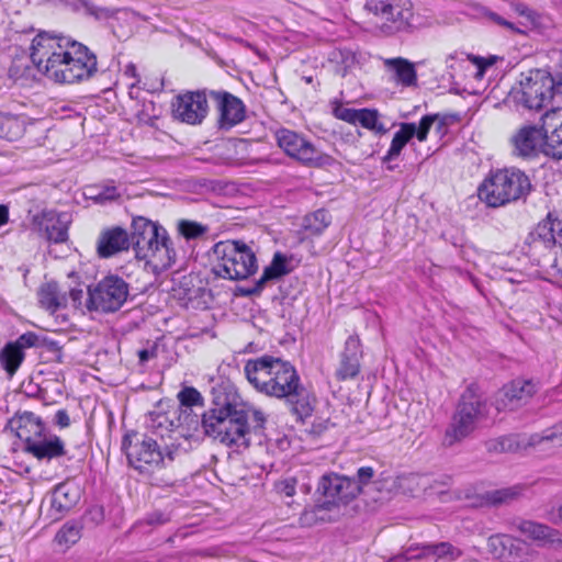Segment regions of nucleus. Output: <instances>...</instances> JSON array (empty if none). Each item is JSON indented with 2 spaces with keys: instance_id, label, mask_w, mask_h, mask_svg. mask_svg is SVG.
Returning a JSON list of instances; mask_svg holds the SVG:
<instances>
[{
  "instance_id": "29",
  "label": "nucleus",
  "mask_w": 562,
  "mask_h": 562,
  "mask_svg": "<svg viewBox=\"0 0 562 562\" xmlns=\"http://www.w3.org/2000/svg\"><path fill=\"white\" fill-rule=\"evenodd\" d=\"M128 246L127 232L121 227H113L101 233L98 240V254L102 258H109L128 249Z\"/></svg>"
},
{
  "instance_id": "30",
  "label": "nucleus",
  "mask_w": 562,
  "mask_h": 562,
  "mask_svg": "<svg viewBox=\"0 0 562 562\" xmlns=\"http://www.w3.org/2000/svg\"><path fill=\"white\" fill-rule=\"evenodd\" d=\"M79 498L80 491L78 486L70 482H64L54 488L50 506L56 514L64 515L78 503Z\"/></svg>"
},
{
  "instance_id": "43",
  "label": "nucleus",
  "mask_w": 562,
  "mask_h": 562,
  "mask_svg": "<svg viewBox=\"0 0 562 562\" xmlns=\"http://www.w3.org/2000/svg\"><path fill=\"white\" fill-rule=\"evenodd\" d=\"M177 398L179 401V404L177 406H183L186 408L193 409V406L203 405V397L201 393L192 386L183 387L178 393Z\"/></svg>"
},
{
  "instance_id": "1",
  "label": "nucleus",
  "mask_w": 562,
  "mask_h": 562,
  "mask_svg": "<svg viewBox=\"0 0 562 562\" xmlns=\"http://www.w3.org/2000/svg\"><path fill=\"white\" fill-rule=\"evenodd\" d=\"M31 59L40 72L59 83L87 80L97 72V56L87 46L45 32L33 38Z\"/></svg>"
},
{
  "instance_id": "45",
  "label": "nucleus",
  "mask_w": 562,
  "mask_h": 562,
  "mask_svg": "<svg viewBox=\"0 0 562 562\" xmlns=\"http://www.w3.org/2000/svg\"><path fill=\"white\" fill-rule=\"evenodd\" d=\"M468 59L477 68L475 78L482 79L486 69L492 67L497 61L498 57L494 55L488 57L468 55Z\"/></svg>"
},
{
  "instance_id": "20",
  "label": "nucleus",
  "mask_w": 562,
  "mask_h": 562,
  "mask_svg": "<svg viewBox=\"0 0 562 562\" xmlns=\"http://www.w3.org/2000/svg\"><path fill=\"white\" fill-rule=\"evenodd\" d=\"M166 233L167 231L156 222L143 216L134 218L130 243L133 246L136 258L150 249L154 243H157Z\"/></svg>"
},
{
  "instance_id": "58",
  "label": "nucleus",
  "mask_w": 562,
  "mask_h": 562,
  "mask_svg": "<svg viewBox=\"0 0 562 562\" xmlns=\"http://www.w3.org/2000/svg\"><path fill=\"white\" fill-rule=\"evenodd\" d=\"M551 521L554 524H562V504L551 513Z\"/></svg>"
},
{
  "instance_id": "22",
  "label": "nucleus",
  "mask_w": 562,
  "mask_h": 562,
  "mask_svg": "<svg viewBox=\"0 0 562 562\" xmlns=\"http://www.w3.org/2000/svg\"><path fill=\"white\" fill-rule=\"evenodd\" d=\"M137 259L144 260L156 274L171 268L177 260V251L168 233L164 234L150 249L142 254Z\"/></svg>"
},
{
  "instance_id": "9",
  "label": "nucleus",
  "mask_w": 562,
  "mask_h": 562,
  "mask_svg": "<svg viewBox=\"0 0 562 562\" xmlns=\"http://www.w3.org/2000/svg\"><path fill=\"white\" fill-rule=\"evenodd\" d=\"M88 295L87 306L89 310L114 313L127 301L130 285L123 278L109 274L95 285L89 286Z\"/></svg>"
},
{
  "instance_id": "12",
  "label": "nucleus",
  "mask_w": 562,
  "mask_h": 562,
  "mask_svg": "<svg viewBox=\"0 0 562 562\" xmlns=\"http://www.w3.org/2000/svg\"><path fill=\"white\" fill-rule=\"evenodd\" d=\"M34 425L36 428H41V424L37 417L31 412H24L21 415H15L11 420L10 425L14 427L16 425L18 431L16 435L21 439L26 440L27 451L31 452L37 459H54L61 457L66 453L65 446L63 440L54 436L52 438L43 439V440H30L26 437L25 427L26 425Z\"/></svg>"
},
{
  "instance_id": "50",
  "label": "nucleus",
  "mask_w": 562,
  "mask_h": 562,
  "mask_svg": "<svg viewBox=\"0 0 562 562\" xmlns=\"http://www.w3.org/2000/svg\"><path fill=\"white\" fill-rule=\"evenodd\" d=\"M38 342V336L33 331L22 334L13 344L24 351L25 348L35 347Z\"/></svg>"
},
{
  "instance_id": "40",
  "label": "nucleus",
  "mask_w": 562,
  "mask_h": 562,
  "mask_svg": "<svg viewBox=\"0 0 562 562\" xmlns=\"http://www.w3.org/2000/svg\"><path fill=\"white\" fill-rule=\"evenodd\" d=\"M407 0H392V10L384 14L382 20L395 24V29H401L407 24L412 12L409 8H405Z\"/></svg>"
},
{
  "instance_id": "38",
  "label": "nucleus",
  "mask_w": 562,
  "mask_h": 562,
  "mask_svg": "<svg viewBox=\"0 0 562 562\" xmlns=\"http://www.w3.org/2000/svg\"><path fill=\"white\" fill-rule=\"evenodd\" d=\"M24 359V351L13 342H9L0 352V361L4 370L13 375Z\"/></svg>"
},
{
  "instance_id": "62",
  "label": "nucleus",
  "mask_w": 562,
  "mask_h": 562,
  "mask_svg": "<svg viewBox=\"0 0 562 562\" xmlns=\"http://www.w3.org/2000/svg\"><path fill=\"white\" fill-rule=\"evenodd\" d=\"M70 295L72 297L74 301H80L81 296H82V290H71L70 291Z\"/></svg>"
},
{
  "instance_id": "21",
  "label": "nucleus",
  "mask_w": 562,
  "mask_h": 562,
  "mask_svg": "<svg viewBox=\"0 0 562 562\" xmlns=\"http://www.w3.org/2000/svg\"><path fill=\"white\" fill-rule=\"evenodd\" d=\"M210 94L220 112V128L229 130L245 120L246 109L239 98L225 91H211Z\"/></svg>"
},
{
  "instance_id": "7",
  "label": "nucleus",
  "mask_w": 562,
  "mask_h": 562,
  "mask_svg": "<svg viewBox=\"0 0 562 562\" xmlns=\"http://www.w3.org/2000/svg\"><path fill=\"white\" fill-rule=\"evenodd\" d=\"M216 258L212 267L215 276L227 280H245L257 270L252 250L243 241L225 240L214 245Z\"/></svg>"
},
{
  "instance_id": "18",
  "label": "nucleus",
  "mask_w": 562,
  "mask_h": 562,
  "mask_svg": "<svg viewBox=\"0 0 562 562\" xmlns=\"http://www.w3.org/2000/svg\"><path fill=\"white\" fill-rule=\"evenodd\" d=\"M537 392V384L531 380L517 379L503 386L496 396L498 411L515 409L526 404Z\"/></svg>"
},
{
  "instance_id": "42",
  "label": "nucleus",
  "mask_w": 562,
  "mask_h": 562,
  "mask_svg": "<svg viewBox=\"0 0 562 562\" xmlns=\"http://www.w3.org/2000/svg\"><path fill=\"white\" fill-rule=\"evenodd\" d=\"M178 231L181 236L190 240L203 236L207 233L209 228L207 226L194 221L181 220L178 223Z\"/></svg>"
},
{
  "instance_id": "56",
  "label": "nucleus",
  "mask_w": 562,
  "mask_h": 562,
  "mask_svg": "<svg viewBox=\"0 0 562 562\" xmlns=\"http://www.w3.org/2000/svg\"><path fill=\"white\" fill-rule=\"evenodd\" d=\"M90 14L94 15L97 19H109L112 16L113 12L108 8H98V7H89L88 8Z\"/></svg>"
},
{
  "instance_id": "44",
  "label": "nucleus",
  "mask_w": 562,
  "mask_h": 562,
  "mask_svg": "<svg viewBox=\"0 0 562 562\" xmlns=\"http://www.w3.org/2000/svg\"><path fill=\"white\" fill-rule=\"evenodd\" d=\"M519 494H520V487H518V486L507 487V488H502V490H497V491L488 493L487 499L492 504H505L513 499H516Z\"/></svg>"
},
{
  "instance_id": "23",
  "label": "nucleus",
  "mask_w": 562,
  "mask_h": 562,
  "mask_svg": "<svg viewBox=\"0 0 562 562\" xmlns=\"http://www.w3.org/2000/svg\"><path fill=\"white\" fill-rule=\"evenodd\" d=\"M175 418L176 412L172 411V404L160 401L155 409L148 413L146 428L151 436L159 437L160 441L167 442L166 439H171V434H176Z\"/></svg>"
},
{
  "instance_id": "26",
  "label": "nucleus",
  "mask_w": 562,
  "mask_h": 562,
  "mask_svg": "<svg viewBox=\"0 0 562 562\" xmlns=\"http://www.w3.org/2000/svg\"><path fill=\"white\" fill-rule=\"evenodd\" d=\"M518 529L527 537L537 541L539 546L548 547L552 550H562V533L557 529L531 520L521 521Z\"/></svg>"
},
{
  "instance_id": "55",
  "label": "nucleus",
  "mask_w": 562,
  "mask_h": 562,
  "mask_svg": "<svg viewBox=\"0 0 562 562\" xmlns=\"http://www.w3.org/2000/svg\"><path fill=\"white\" fill-rule=\"evenodd\" d=\"M54 420L60 428H66L70 425V418L66 409H58L55 414Z\"/></svg>"
},
{
  "instance_id": "36",
  "label": "nucleus",
  "mask_w": 562,
  "mask_h": 562,
  "mask_svg": "<svg viewBox=\"0 0 562 562\" xmlns=\"http://www.w3.org/2000/svg\"><path fill=\"white\" fill-rule=\"evenodd\" d=\"M23 120L12 114H0V137L15 140L24 133Z\"/></svg>"
},
{
  "instance_id": "49",
  "label": "nucleus",
  "mask_w": 562,
  "mask_h": 562,
  "mask_svg": "<svg viewBox=\"0 0 562 562\" xmlns=\"http://www.w3.org/2000/svg\"><path fill=\"white\" fill-rule=\"evenodd\" d=\"M297 480L293 476L279 480L274 484L278 494L286 497H292L296 492Z\"/></svg>"
},
{
  "instance_id": "2",
  "label": "nucleus",
  "mask_w": 562,
  "mask_h": 562,
  "mask_svg": "<svg viewBox=\"0 0 562 562\" xmlns=\"http://www.w3.org/2000/svg\"><path fill=\"white\" fill-rule=\"evenodd\" d=\"M247 380L268 396L285 398L291 411L304 419L312 415L314 397L301 384L295 368L288 361L271 356L248 360L244 368Z\"/></svg>"
},
{
  "instance_id": "25",
  "label": "nucleus",
  "mask_w": 562,
  "mask_h": 562,
  "mask_svg": "<svg viewBox=\"0 0 562 562\" xmlns=\"http://www.w3.org/2000/svg\"><path fill=\"white\" fill-rule=\"evenodd\" d=\"M529 237L533 244L554 246L555 251H562V220L549 213L547 218L538 223Z\"/></svg>"
},
{
  "instance_id": "3",
  "label": "nucleus",
  "mask_w": 562,
  "mask_h": 562,
  "mask_svg": "<svg viewBox=\"0 0 562 562\" xmlns=\"http://www.w3.org/2000/svg\"><path fill=\"white\" fill-rule=\"evenodd\" d=\"M202 427L206 436L225 445L247 448L250 443L248 412L225 403L210 408L202 415Z\"/></svg>"
},
{
  "instance_id": "61",
  "label": "nucleus",
  "mask_w": 562,
  "mask_h": 562,
  "mask_svg": "<svg viewBox=\"0 0 562 562\" xmlns=\"http://www.w3.org/2000/svg\"><path fill=\"white\" fill-rule=\"evenodd\" d=\"M168 520L167 517H165L162 514H155L149 519V524H165Z\"/></svg>"
},
{
  "instance_id": "5",
  "label": "nucleus",
  "mask_w": 562,
  "mask_h": 562,
  "mask_svg": "<svg viewBox=\"0 0 562 562\" xmlns=\"http://www.w3.org/2000/svg\"><path fill=\"white\" fill-rule=\"evenodd\" d=\"M122 448L125 450L130 464L144 472L154 468L166 467L184 452L176 441L162 442L149 435L126 436Z\"/></svg>"
},
{
  "instance_id": "10",
  "label": "nucleus",
  "mask_w": 562,
  "mask_h": 562,
  "mask_svg": "<svg viewBox=\"0 0 562 562\" xmlns=\"http://www.w3.org/2000/svg\"><path fill=\"white\" fill-rule=\"evenodd\" d=\"M562 446V423L532 435H510L492 440L488 450L494 452H517L528 448L546 451Z\"/></svg>"
},
{
  "instance_id": "60",
  "label": "nucleus",
  "mask_w": 562,
  "mask_h": 562,
  "mask_svg": "<svg viewBox=\"0 0 562 562\" xmlns=\"http://www.w3.org/2000/svg\"><path fill=\"white\" fill-rule=\"evenodd\" d=\"M254 420L257 423L259 427H262L263 423L266 422L265 415L262 412L254 409L252 411Z\"/></svg>"
},
{
  "instance_id": "17",
  "label": "nucleus",
  "mask_w": 562,
  "mask_h": 562,
  "mask_svg": "<svg viewBox=\"0 0 562 562\" xmlns=\"http://www.w3.org/2000/svg\"><path fill=\"white\" fill-rule=\"evenodd\" d=\"M209 112L205 92H186L178 95L173 104V113L177 119L188 124L201 123Z\"/></svg>"
},
{
  "instance_id": "46",
  "label": "nucleus",
  "mask_w": 562,
  "mask_h": 562,
  "mask_svg": "<svg viewBox=\"0 0 562 562\" xmlns=\"http://www.w3.org/2000/svg\"><path fill=\"white\" fill-rule=\"evenodd\" d=\"M316 508L321 509L317 516L327 518L324 520H319V524L334 521L339 517L340 514L339 507L336 506L335 504H331L327 499L322 504L316 505Z\"/></svg>"
},
{
  "instance_id": "51",
  "label": "nucleus",
  "mask_w": 562,
  "mask_h": 562,
  "mask_svg": "<svg viewBox=\"0 0 562 562\" xmlns=\"http://www.w3.org/2000/svg\"><path fill=\"white\" fill-rule=\"evenodd\" d=\"M510 7L518 15L526 18L528 21L533 23L537 20V13L527 4L522 2H512Z\"/></svg>"
},
{
  "instance_id": "4",
  "label": "nucleus",
  "mask_w": 562,
  "mask_h": 562,
  "mask_svg": "<svg viewBox=\"0 0 562 562\" xmlns=\"http://www.w3.org/2000/svg\"><path fill=\"white\" fill-rule=\"evenodd\" d=\"M487 405L479 387L474 384L469 385L462 393L445 431L442 445L452 447L470 437L487 418Z\"/></svg>"
},
{
  "instance_id": "39",
  "label": "nucleus",
  "mask_w": 562,
  "mask_h": 562,
  "mask_svg": "<svg viewBox=\"0 0 562 562\" xmlns=\"http://www.w3.org/2000/svg\"><path fill=\"white\" fill-rule=\"evenodd\" d=\"M329 63L334 65L338 76L346 77L356 64V56L349 49H334L329 54Z\"/></svg>"
},
{
  "instance_id": "32",
  "label": "nucleus",
  "mask_w": 562,
  "mask_h": 562,
  "mask_svg": "<svg viewBox=\"0 0 562 562\" xmlns=\"http://www.w3.org/2000/svg\"><path fill=\"white\" fill-rule=\"evenodd\" d=\"M416 550L418 551L416 554L412 553V549L407 550L403 554V559L409 561L434 554L439 559L456 561L462 555V550L452 546L450 542L425 544L422 548H417Z\"/></svg>"
},
{
  "instance_id": "54",
  "label": "nucleus",
  "mask_w": 562,
  "mask_h": 562,
  "mask_svg": "<svg viewBox=\"0 0 562 562\" xmlns=\"http://www.w3.org/2000/svg\"><path fill=\"white\" fill-rule=\"evenodd\" d=\"M157 346L154 344L150 348L140 349L137 351L139 363L144 364L147 361L157 357Z\"/></svg>"
},
{
  "instance_id": "57",
  "label": "nucleus",
  "mask_w": 562,
  "mask_h": 562,
  "mask_svg": "<svg viewBox=\"0 0 562 562\" xmlns=\"http://www.w3.org/2000/svg\"><path fill=\"white\" fill-rule=\"evenodd\" d=\"M97 196L100 200H112L115 196H119V193L115 187H106Z\"/></svg>"
},
{
  "instance_id": "14",
  "label": "nucleus",
  "mask_w": 562,
  "mask_h": 562,
  "mask_svg": "<svg viewBox=\"0 0 562 562\" xmlns=\"http://www.w3.org/2000/svg\"><path fill=\"white\" fill-rule=\"evenodd\" d=\"M317 492L336 506H346L360 494V485L355 479L336 473L324 474L318 482Z\"/></svg>"
},
{
  "instance_id": "15",
  "label": "nucleus",
  "mask_w": 562,
  "mask_h": 562,
  "mask_svg": "<svg viewBox=\"0 0 562 562\" xmlns=\"http://www.w3.org/2000/svg\"><path fill=\"white\" fill-rule=\"evenodd\" d=\"M487 549L501 562H528L533 557L528 542L505 533L492 535L487 540Z\"/></svg>"
},
{
  "instance_id": "6",
  "label": "nucleus",
  "mask_w": 562,
  "mask_h": 562,
  "mask_svg": "<svg viewBox=\"0 0 562 562\" xmlns=\"http://www.w3.org/2000/svg\"><path fill=\"white\" fill-rule=\"evenodd\" d=\"M532 189L529 177L518 168L492 172L479 187V198L488 206L498 207L526 198Z\"/></svg>"
},
{
  "instance_id": "31",
  "label": "nucleus",
  "mask_w": 562,
  "mask_h": 562,
  "mask_svg": "<svg viewBox=\"0 0 562 562\" xmlns=\"http://www.w3.org/2000/svg\"><path fill=\"white\" fill-rule=\"evenodd\" d=\"M286 262L288 259L284 255H282L281 252L274 254L271 263L265 268L261 277L256 281L254 286L245 289L244 294H259L263 290L268 281L279 279L288 274L289 269L286 268Z\"/></svg>"
},
{
  "instance_id": "8",
  "label": "nucleus",
  "mask_w": 562,
  "mask_h": 562,
  "mask_svg": "<svg viewBox=\"0 0 562 562\" xmlns=\"http://www.w3.org/2000/svg\"><path fill=\"white\" fill-rule=\"evenodd\" d=\"M519 102L527 109L539 110L555 95L562 94V79L555 81L543 69H530L521 74Z\"/></svg>"
},
{
  "instance_id": "48",
  "label": "nucleus",
  "mask_w": 562,
  "mask_h": 562,
  "mask_svg": "<svg viewBox=\"0 0 562 562\" xmlns=\"http://www.w3.org/2000/svg\"><path fill=\"white\" fill-rule=\"evenodd\" d=\"M318 512H321V509L316 508V505L305 508L299 518L300 526L310 528L319 524V520H324V517L317 516Z\"/></svg>"
},
{
  "instance_id": "24",
  "label": "nucleus",
  "mask_w": 562,
  "mask_h": 562,
  "mask_svg": "<svg viewBox=\"0 0 562 562\" xmlns=\"http://www.w3.org/2000/svg\"><path fill=\"white\" fill-rule=\"evenodd\" d=\"M335 117L353 125H361L362 127L374 132L375 134H385L386 128L383 123L379 121V112L375 109H351L344 105H338L333 111Z\"/></svg>"
},
{
  "instance_id": "16",
  "label": "nucleus",
  "mask_w": 562,
  "mask_h": 562,
  "mask_svg": "<svg viewBox=\"0 0 562 562\" xmlns=\"http://www.w3.org/2000/svg\"><path fill=\"white\" fill-rule=\"evenodd\" d=\"M437 120V114H430L423 116L418 125L415 123H402L400 130L394 134L391 146L383 160L392 161L397 158L402 149L414 136H416L419 142H425L432 124Z\"/></svg>"
},
{
  "instance_id": "52",
  "label": "nucleus",
  "mask_w": 562,
  "mask_h": 562,
  "mask_svg": "<svg viewBox=\"0 0 562 562\" xmlns=\"http://www.w3.org/2000/svg\"><path fill=\"white\" fill-rule=\"evenodd\" d=\"M374 476V470L371 467H362L357 471L356 482L360 485V493L363 487L371 482Z\"/></svg>"
},
{
  "instance_id": "11",
  "label": "nucleus",
  "mask_w": 562,
  "mask_h": 562,
  "mask_svg": "<svg viewBox=\"0 0 562 562\" xmlns=\"http://www.w3.org/2000/svg\"><path fill=\"white\" fill-rule=\"evenodd\" d=\"M279 147L291 158L307 167H321L329 157L316 148L303 135L286 128L276 133Z\"/></svg>"
},
{
  "instance_id": "47",
  "label": "nucleus",
  "mask_w": 562,
  "mask_h": 562,
  "mask_svg": "<svg viewBox=\"0 0 562 562\" xmlns=\"http://www.w3.org/2000/svg\"><path fill=\"white\" fill-rule=\"evenodd\" d=\"M364 8L374 15L383 19L384 14L392 10V0H367Z\"/></svg>"
},
{
  "instance_id": "53",
  "label": "nucleus",
  "mask_w": 562,
  "mask_h": 562,
  "mask_svg": "<svg viewBox=\"0 0 562 562\" xmlns=\"http://www.w3.org/2000/svg\"><path fill=\"white\" fill-rule=\"evenodd\" d=\"M487 16L491 21H493L495 24H497L499 26L506 27L514 33L520 32V30L518 27H516L512 22L505 20L503 16H501L499 14H497L495 12H490L487 14Z\"/></svg>"
},
{
  "instance_id": "34",
  "label": "nucleus",
  "mask_w": 562,
  "mask_h": 562,
  "mask_svg": "<svg viewBox=\"0 0 562 562\" xmlns=\"http://www.w3.org/2000/svg\"><path fill=\"white\" fill-rule=\"evenodd\" d=\"M384 66L392 70L395 75V80L403 86L409 87L416 83L417 75L414 64L405 58H387L384 59Z\"/></svg>"
},
{
  "instance_id": "13",
  "label": "nucleus",
  "mask_w": 562,
  "mask_h": 562,
  "mask_svg": "<svg viewBox=\"0 0 562 562\" xmlns=\"http://www.w3.org/2000/svg\"><path fill=\"white\" fill-rule=\"evenodd\" d=\"M548 136L543 123L522 125L510 137L513 154L524 159L536 158L540 153L547 155Z\"/></svg>"
},
{
  "instance_id": "35",
  "label": "nucleus",
  "mask_w": 562,
  "mask_h": 562,
  "mask_svg": "<svg viewBox=\"0 0 562 562\" xmlns=\"http://www.w3.org/2000/svg\"><path fill=\"white\" fill-rule=\"evenodd\" d=\"M37 295L41 306L52 314L66 303V297L60 294L56 282L41 285Z\"/></svg>"
},
{
  "instance_id": "37",
  "label": "nucleus",
  "mask_w": 562,
  "mask_h": 562,
  "mask_svg": "<svg viewBox=\"0 0 562 562\" xmlns=\"http://www.w3.org/2000/svg\"><path fill=\"white\" fill-rule=\"evenodd\" d=\"M331 216L325 210H317L303 220V229L312 236L321 235L330 224Z\"/></svg>"
},
{
  "instance_id": "59",
  "label": "nucleus",
  "mask_w": 562,
  "mask_h": 562,
  "mask_svg": "<svg viewBox=\"0 0 562 562\" xmlns=\"http://www.w3.org/2000/svg\"><path fill=\"white\" fill-rule=\"evenodd\" d=\"M9 210L5 205H0V226L8 223Z\"/></svg>"
},
{
  "instance_id": "27",
  "label": "nucleus",
  "mask_w": 562,
  "mask_h": 562,
  "mask_svg": "<svg viewBox=\"0 0 562 562\" xmlns=\"http://www.w3.org/2000/svg\"><path fill=\"white\" fill-rule=\"evenodd\" d=\"M546 131H548L547 156L562 159V109H553L543 117Z\"/></svg>"
},
{
  "instance_id": "33",
  "label": "nucleus",
  "mask_w": 562,
  "mask_h": 562,
  "mask_svg": "<svg viewBox=\"0 0 562 562\" xmlns=\"http://www.w3.org/2000/svg\"><path fill=\"white\" fill-rule=\"evenodd\" d=\"M172 411L176 412V434L183 439L191 438L199 430L200 425H202L200 415L194 413L192 408L176 406V404H172Z\"/></svg>"
},
{
  "instance_id": "19",
  "label": "nucleus",
  "mask_w": 562,
  "mask_h": 562,
  "mask_svg": "<svg viewBox=\"0 0 562 562\" xmlns=\"http://www.w3.org/2000/svg\"><path fill=\"white\" fill-rule=\"evenodd\" d=\"M32 222L34 228L50 241L63 243L68 237L70 217L67 213L42 211L33 216Z\"/></svg>"
},
{
  "instance_id": "41",
  "label": "nucleus",
  "mask_w": 562,
  "mask_h": 562,
  "mask_svg": "<svg viewBox=\"0 0 562 562\" xmlns=\"http://www.w3.org/2000/svg\"><path fill=\"white\" fill-rule=\"evenodd\" d=\"M81 529L82 527L79 522H66L56 533L55 540L66 547L75 544L81 538Z\"/></svg>"
},
{
  "instance_id": "28",
  "label": "nucleus",
  "mask_w": 562,
  "mask_h": 562,
  "mask_svg": "<svg viewBox=\"0 0 562 562\" xmlns=\"http://www.w3.org/2000/svg\"><path fill=\"white\" fill-rule=\"evenodd\" d=\"M360 340L350 336L345 344V351L341 355L340 364L336 371L339 380L355 378L360 371Z\"/></svg>"
}]
</instances>
